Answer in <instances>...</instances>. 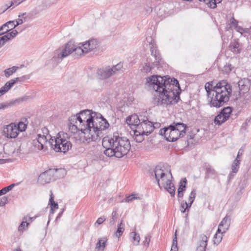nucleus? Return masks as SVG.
Instances as JSON below:
<instances>
[{"label":"nucleus","mask_w":251,"mask_h":251,"mask_svg":"<svg viewBox=\"0 0 251 251\" xmlns=\"http://www.w3.org/2000/svg\"><path fill=\"white\" fill-rule=\"evenodd\" d=\"M109 124L100 113L92 110H82L69 119L68 127L72 133L80 131L92 141H96L103 136V131Z\"/></svg>","instance_id":"nucleus-1"},{"label":"nucleus","mask_w":251,"mask_h":251,"mask_svg":"<svg viewBox=\"0 0 251 251\" xmlns=\"http://www.w3.org/2000/svg\"><path fill=\"white\" fill-rule=\"evenodd\" d=\"M149 86L153 85L155 93L153 95L152 103L157 106L173 105L180 100L181 90L178 81L171 78L168 75L161 76L153 75L147 79Z\"/></svg>","instance_id":"nucleus-2"},{"label":"nucleus","mask_w":251,"mask_h":251,"mask_svg":"<svg viewBox=\"0 0 251 251\" xmlns=\"http://www.w3.org/2000/svg\"><path fill=\"white\" fill-rule=\"evenodd\" d=\"M102 146L105 148L104 154L110 157L121 158L126 155L131 148L129 140L118 133H114L111 138H103Z\"/></svg>","instance_id":"nucleus-3"},{"label":"nucleus","mask_w":251,"mask_h":251,"mask_svg":"<svg viewBox=\"0 0 251 251\" xmlns=\"http://www.w3.org/2000/svg\"><path fill=\"white\" fill-rule=\"evenodd\" d=\"M98 46V42L96 39H92L86 41L84 43H80L77 45L73 40H70L66 44L62 49H58L55 52L52 60L57 62H60L62 60L73 52L76 54V57H78L83 53H88L94 50Z\"/></svg>","instance_id":"nucleus-4"},{"label":"nucleus","mask_w":251,"mask_h":251,"mask_svg":"<svg viewBox=\"0 0 251 251\" xmlns=\"http://www.w3.org/2000/svg\"><path fill=\"white\" fill-rule=\"evenodd\" d=\"M213 90V94L207 97L211 107L218 108L227 103L232 92L230 83L225 80L220 81Z\"/></svg>","instance_id":"nucleus-5"},{"label":"nucleus","mask_w":251,"mask_h":251,"mask_svg":"<svg viewBox=\"0 0 251 251\" xmlns=\"http://www.w3.org/2000/svg\"><path fill=\"white\" fill-rule=\"evenodd\" d=\"M188 128L187 125L183 123L174 122L168 126L160 129L159 134L164 135L167 141L173 142L183 137Z\"/></svg>","instance_id":"nucleus-6"},{"label":"nucleus","mask_w":251,"mask_h":251,"mask_svg":"<svg viewBox=\"0 0 251 251\" xmlns=\"http://www.w3.org/2000/svg\"><path fill=\"white\" fill-rule=\"evenodd\" d=\"M50 147L56 152L66 153L72 148V144L69 141L68 134L63 132H59L53 140L52 137L49 141Z\"/></svg>","instance_id":"nucleus-7"},{"label":"nucleus","mask_w":251,"mask_h":251,"mask_svg":"<svg viewBox=\"0 0 251 251\" xmlns=\"http://www.w3.org/2000/svg\"><path fill=\"white\" fill-rule=\"evenodd\" d=\"M58 169H50L40 175L38 178V182L41 185H45L52 181H55L57 178Z\"/></svg>","instance_id":"nucleus-8"},{"label":"nucleus","mask_w":251,"mask_h":251,"mask_svg":"<svg viewBox=\"0 0 251 251\" xmlns=\"http://www.w3.org/2000/svg\"><path fill=\"white\" fill-rule=\"evenodd\" d=\"M147 39L148 42L149 43L151 54L155 58V61L153 62V64L155 66H158L161 65L162 58L159 52V50H157V47L155 41L151 37L147 38Z\"/></svg>","instance_id":"nucleus-9"},{"label":"nucleus","mask_w":251,"mask_h":251,"mask_svg":"<svg viewBox=\"0 0 251 251\" xmlns=\"http://www.w3.org/2000/svg\"><path fill=\"white\" fill-rule=\"evenodd\" d=\"M232 112V109L230 106L223 108L221 112L214 118V123L220 126L229 118Z\"/></svg>","instance_id":"nucleus-10"},{"label":"nucleus","mask_w":251,"mask_h":251,"mask_svg":"<svg viewBox=\"0 0 251 251\" xmlns=\"http://www.w3.org/2000/svg\"><path fill=\"white\" fill-rule=\"evenodd\" d=\"M137 129L141 131V133L148 136L153 131L154 126L152 123L149 121L147 118H144Z\"/></svg>","instance_id":"nucleus-11"},{"label":"nucleus","mask_w":251,"mask_h":251,"mask_svg":"<svg viewBox=\"0 0 251 251\" xmlns=\"http://www.w3.org/2000/svg\"><path fill=\"white\" fill-rule=\"evenodd\" d=\"M150 174L151 178V179L155 178L156 181L157 182L158 185L161 188L159 183L160 179H161L162 181H164V178L166 176V174L162 169V167L159 165L156 166L155 169L152 172H150Z\"/></svg>","instance_id":"nucleus-12"},{"label":"nucleus","mask_w":251,"mask_h":251,"mask_svg":"<svg viewBox=\"0 0 251 251\" xmlns=\"http://www.w3.org/2000/svg\"><path fill=\"white\" fill-rule=\"evenodd\" d=\"M2 132L3 135L8 138H15L19 134L17 126L13 123L4 127Z\"/></svg>","instance_id":"nucleus-13"},{"label":"nucleus","mask_w":251,"mask_h":251,"mask_svg":"<svg viewBox=\"0 0 251 251\" xmlns=\"http://www.w3.org/2000/svg\"><path fill=\"white\" fill-rule=\"evenodd\" d=\"M48 140V138H47V135L38 134L37 137L33 140V144L35 147L39 150H46L47 148L46 144H49Z\"/></svg>","instance_id":"nucleus-14"},{"label":"nucleus","mask_w":251,"mask_h":251,"mask_svg":"<svg viewBox=\"0 0 251 251\" xmlns=\"http://www.w3.org/2000/svg\"><path fill=\"white\" fill-rule=\"evenodd\" d=\"M113 75V71L109 66L98 69L96 73L97 77L100 80L107 79Z\"/></svg>","instance_id":"nucleus-15"},{"label":"nucleus","mask_w":251,"mask_h":251,"mask_svg":"<svg viewBox=\"0 0 251 251\" xmlns=\"http://www.w3.org/2000/svg\"><path fill=\"white\" fill-rule=\"evenodd\" d=\"M239 87V95L241 96L248 92L250 90V81L248 78H244L239 81L238 83Z\"/></svg>","instance_id":"nucleus-16"},{"label":"nucleus","mask_w":251,"mask_h":251,"mask_svg":"<svg viewBox=\"0 0 251 251\" xmlns=\"http://www.w3.org/2000/svg\"><path fill=\"white\" fill-rule=\"evenodd\" d=\"M229 49L231 51L237 54L241 52L243 49V46L239 42L238 39H234L231 41L229 46Z\"/></svg>","instance_id":"nucleus-17"},{"label":"nucleus","mask_w":251,"mask_h":251,"mask_svg":"<svg viewBox=\"0 0 251 251\" xmlns=\"http://www.w3.org/2000/svg\"><path fill=\"white\" fill-rule=\"evenodd\" d=\"M208 237L204 234L200 235V240L197 243L196 251H205L207 246Z\"/></svg>","instance_id":"nucleus-18"},{"label":"nucleus","mask_w":251,"mask_h":251,"mask_svg":"<svg viewBox=\"0 0 251 251\" xmlns=\"http://www.w3.org/2000/svg\"><path fill=\"white\" fill-rule=\"evenodd\" d=\"M143 119V118H140L137 114H134L130 116L127 117L126 122L128 125L134 126L136 129H137L138 126L141 124Z\"/></svg>","instance_id":"nucleus-19"},{"label":"nucleus","mask_w":251,"mask_h":251,"mask_svg":"<svg viewBox=\"0 0 251 251\" xmlns=\"http://www.w3.org/2000/svg\"><path fill=\"white\" fill-rule=\"evenodd\" d=\"M240 164V160L239 159V154H237L236 158L233 161L231 166V172L228 176V179L229 180L232 179L234 176L233 174H236L239 169Z\"/></svg>","instance_id":"nucleus-20"},{"label":"nucleus","mask_w":251,"mask_h":251,"mask_svg":"<svg viewBox=\"0 0 251 251\" xmlns=\"http://www.w3.org/2000/svg\"><path fill=\"white\" fill-rule=\"evenodd\" d=\"M165 189L171 195V197H174L176 192V188L174 184L170 179H167L166 183L164 184Z\"/></svg>","instance_id":"nucleus-21"},{"label":"nucleus","mask_w":251,"mask_h":251,"mask_svg":"<svg viewBox=\"0 0 251 251\" xmlns=\"http://www.w3.org/2000/svg\"><path fill=\"white\" fill-rule=\"evenodd\" d=\"M203 168L205 170V178L207 179L209 178L210 176H215L216 175L215 170L209 163H205L203 165Z\"/></svg>","instance_id":"nucleus-22"},{"label":"nucleus","mask_w":251,"mask_h":251,"mask_svg":"<svg viewBox=\"0 0 251 251\" xmlns=\"http://www.w3.org/2000/svg\"><path fill=\"white\" fill-rule=\"evenodd\" d=\"M35 217H28L27 219V217H24L23 218V221L21 223L19 226L18 229L19 231H23L25 229L26 227L29 224V222H31L33 219H35Z\"/></svg>","instance_id":"nucleus-23"},{"label":"nucleus","mask_w":251,"mask_h":251,"mask_svg":"<svg viewBox=\"0 0 251 251\" xmlns=\"http://www.w3.org/2000/svg\"><path fill=\"white\" fill-rule=\"evenodd\" d=\"M200 1L203 2L210 8L214 9L217 7V4L222 2V0H199Z\"/></svg>","instance_id":"nucleus-24"},{"label":"nucleus","mask_w":251,"mask_h":251,"mask_svg":"<svg viewBox=\"0 0 251 251\" xmlns=\"http://www.w3.org/2000/svg\"><path fill=\"white\" fill-rule=\"evenodd\" d=\"M235 67L231 63V61H229L228 62L226 63L224 65L222 69V72L224 74L228 75L233 71Z\"/></svg>","instance_id":"nucleus-25"},{"label":"nucleus","mask_w":251,"mask_h":251,"mask_svg":"<svg viewBox=\"0 0 251 251\" xmlns=\"http://www.w3.org/2000/svg\"><path fill=\"white\" fill-rule=\"evenodd\" d=\"M230 219L228 218V217L226 215V217H225L221 223H220L219 225L220 226H223V232L225 233L226 231L228 229L229 225H230Z\"/></svg>","instance_id":"nucleus-26"},{"label":"nucleus","mask_w":251,"mask_h":251,"mask_svg":"<svg viewBox=\"0 0 251 251\" xmlns=\"http://www.w3.org/2000/svg\"><path fill=\"white\" fill-rule=\"evenodd\" d=\"M25 97H23L21 98H19L18 99L14 101H12L9 103L4 102V103H0V109L6 108L12 105H13L16 102H20V101H23L25 100Z\"/></svg>","instance_id":"nucleus-27"},{"label":"nucleus","mask_w":251,"mask_h":251,"mask_svg":"<svg viewBox=\"0 0 251 251\" xmlns=\"http://www.w3.org/2000/svg\"><path fill=\"white\" fill-rule=\"evenodd\" d=\"M49 204L50 205V213L53 214L54 213V210L58 208V204L57 202L54 201L53 194L51 192L50 195Z\"/></svg>","instance_id":"nucleus-28"},{"label":"nucleus","mask_w":251,"mask_h":251,"mask_svg":"<svg viewBox=\"0 0 251 251\" xmlns=\"http://www.w3.org/2000/svg\"><path fill=\"white\" fill-rule=\"evenodd\" d=\"M238 21L235 20L233 16H232L226 23V28L228 30L234 27L235 29L238 25Z\"/></svg>","instance_id":"nucleus-29"},{"label":"nucleus","mask_w":251,"mask_h":251,"mask_svg":"<svg viewBox=\"0 0 251 251\" xmlns=\"http://www.w3.org/2000/svg\"><path fill=\"white\" fill-rule=\"evenodd\" d=\"M140 132L141 131L138 129H135L134 130L135 140L138 143H141L144 140V136L146 135Z\"/></svg>","instance_id":"nucleus-30"},{"label":"nucleus","mask_w":251,"mask_h":251,"mask_svg":"<svg viewBox=\"0 0 251 251\" xmlns=\"http://www.w3.org/2000/svg\"><path fill=\"white\" fill-rule=\"evenodd\" d=\"M130 237L131 238V241L135 246L139 245L140 242V238L135 232H132L130 233Z\"/></svg>","instance_id":"nucleus-31"},{"label":"nucleus","mask_w":251,"mask_h":251,"mask_svg":"<svg viewBox=\"0 0 251 251\" xmlns=\"http://www.w3.org/2000/svg\"><path fill=\"white\" fill-rule=\"evenodd\" d=\"M19 69L18 67L17 66H13L11 68H8L7 69H5L4 71V75L6 77H9L12 75H13L14 73L16 72V71Z\"/></svg>","instance_id":"nucleus-32"},{"label":"nucleus","mask_w":251,"mask_h":251,"mask_svg":"<svg viewBox=\"0 0 251 251\" xmlns=\"http://www.w3.org/2000/svg\"><path fill=\"white\" fill-rule=\"evenodd\" d=\"M15 83L16 82L14 79L7 82L3 86L1 87L4 90V92L6 93Z\"/></svg>","instance_id":"nucleus-33"},{"label":"nucleus","mask_w":251,"mask_h":251,"mask_svg":"<svg viewBox=\"0 0 251 251\" xmlns=\"http://www.w3.org/2000/svg\"><path fill=\"white\" fill-rule=\"evenodd\" d=\"M125 224L123 223V221H121L118 226L117 229L115 232V235L117 237H120L123 234L125 230Z\"/></svg>","instance_id":"nucleus-34"},{"label":"nucleus","mask_w":251,"mask_h":251,"mask_svg":"<svg viewBox=\"0 0 251 251\" xmlns=\"http://www.w3.org/2000/svg\"><path fill=\"white\" fill-rule=\"evenodd\" d=\"M214 86L210 83V82H207L205 85V89L207 93V97L213 94V90H214Z\"/></svg>","instance_id":"nucleus-35"},{"label":"nucleus","mask_w":251,"mask_h":251,"mask_svg":"<svg viewBox=\"0 0 251 251\" xmlns=\"http://www.w3.org/2000/svg\"><path fill=\"white\" fill-rule=\"evenodd\" d=\"M187 181L185 177L182 178L179 182L178 190L184 192L186 190Z\"/></svg>","instance_id":"nucleus-36"},{"label":"nucleus","mask_w":251,"mask_h":251,"mask_svg":"<svg viewBox=\"0 0 251 251\" xmlns=\"http://www.w3.org/2000/svg\"><path fill=\"white\" fill-rule=\"evenodd\" d=\"M15 184L14 183H12L0 190V196L10 191L12 189V188L15 186Z\"/></svg>","instance_id":"nucleus-37"},{"label":"nucleus","mask_w":251,"mask_h":251,"mask_svg":"<svg viewBox=\"0 0 251 251\" xmlns=\"http://www.w3.org/2000/svg\"><path fill=\"white\" fill-rule=\"evenodd\" d=\"M117 212L116 210L113 211L112 213V217L109 220V224L110 225H113L117 219Z\"/></svg>","instance_id":"nucleus-38"},{"label":"nucleus","mask_w":251,"mask_h":251,"mask_svg":"<svg viewBox=\"0 0 251 251\" xmlns=\"http://www.w3.org/2000/svg\"><path fill=\"white\" fill-rule=\"evenodd\" d=\"M175 237L174 238L172 243V248L170 251H178V247L177 245L176 234L175 233Z\"/></svg>","instance_id":"nucleus-39"},{"label":"nucleus","mask_w":251,"mask_h":251,"mask_svg":"<svg viewBox=\"0 0 251 251\" xmlns=\"http://www.w3.org/2000/svg\"><path fill=\"white\" fill-rule=\"evenodd\" d=\"M196 196V191L195 189L192 190L191 191L188 199L189 202L193 203L195 201Z\"/></svg>","instance_id":"nucleus-40"},{"label":"nucleus","mask_w":251,"mask_h":251,"mask_svg":"<svg viewBox=\"0 0 251 251\" xmlns=\"http://www.w3.org/2000/svg\"><path fill=\"white\" fill-rule=\"evenodd\" d=\"M247 184V181H246V180H243L241 179L238 184V188L244 190L245 188L246 187Z\"/></svg>","instance_id":"nucleus-41"},{"label":"nucleus","mask_w":251,"mask_h":251,"mask_svg":"<svg viewBox=\"0 0 251 251\" xmlns=\"http://www.w3.org/2000/svg\"><path fill=\"white\" fill-rule=\"evenodd\" d=\"M27 125L24 124L23 122H20L18 125L17 128L18 129L19 131H24L26 128Z\"/></svg>","instance_id":"nucleus-42"},{"label":"nucleus","mask_w":251,"mask_h":251,"mask_svg":"<svg viewBox=\"0 0 251 251\" xmlns=\"http://www.w3.org/2000/svg\"><path fill=\"white\" fill-rule=\"evenodd\" d=\"M14 23H15L14 21H10L6 22L4 24H3L2 25L4 27V28L5 27H7V29H8L10 31V30L13 29H11V28L13 27L14 25H15Z\"/></svg>","instance_id":"nucleus-43"},{"label":"nucleus","mask_w":251,"mask_h":251,"mask_svg":"<svg viewBox=\"0 0 251 251\" xmlns=\"http://www.w3.org/2000/svg\"><path fill=\"white\" fill-rule=\"evenodd\" d=\"M222 239V236H218L217 234H215L213 238V243L214 244L218 245L221 242Z\"/></svg>","instance_id":"nucleus-44"},{"label":"nucleus","mask_w":251,"mask_h":251,"mask_svg":"<svg viewBox=\"0 0 251 251\" xmlns=\"http://www.w3.org/2000/svg\"><path fill=\"white\" fill-rule=\"evenodd\" d=\"M18 32L17 30L14 29L9 33L6 34L8 37L9 38V40H11L16 37L18 34Z\"/></svg>","instance_id":"nucleus-45"},{"label":"nucleus","mask_w":251,"mask_h":251,"mask_svg":"<svg viewBox=\"0 0 251 251\" xmlns=\"http://www.w3.org/2000/svg\"><path fill=\"white\" fill-rule=\"evenodd\" d=\"M123 67V64L121 63H119L117 65L111 67L113 71V74H115L116 71L120 70Z\"/></svg>","instance_id":"nucleus-46"},{"label":"nucleus","mask_w":251,"mask_h":251,"mask_svg":"<svg viewBox=\"0 0 251 251\" xmlns=\"http://www.w3.org/2000/svg\"><path fill=\"white\" fill-rule=\"evenodd\" d=\"M137 198L135 196L134 194H131L127 197H126L124 201L126 202H129L133 201V200L137 199Z\"/></svg>","instance_id":"nucleus-47"},{"label":"nucleus","mask_w":251,"mask_h":251,"mask_svg":"<svg viewBox=\"0 0 251 251\" xmlns=\"http://www.w3.org/2000/svg\"><path fill=\"white\" fill-rule=\"evenodd\" d=\"M28 79V77L26 75H23L21 77H18L15 78L14 79L16 83L18 82H24L25 79Z\"/></svg>","instance_id":"nucleus-48"},{"label":"nucleus","mask_w":251,"mask_h":251,"mask_svg":"<svg viewBox=\"0 0 251 251\" xmlns=\"http://www.w3.org/2000/svg\"><path fill=\"white\" fill-rule=\"evenodd\" d=\"M8 201L7 197L6 196L2 197L0 199V206H4Z\"/></svg>","instance_id":"nucleus-49"},{"label":"nucleus","mask_w":251,"mask_h":251,"mask_svg":"<svg viewBox=\"0 0 251 251\" xmlns=\"http://www.w3.org/2000/svg\"><path fill=\"white\" fill-rule=\"evenodd\" d=\"M243 190L239 189L238 188L236 189V197L237 199H240L242 195L243 194Z\"/></svg>","instance_id":"nucleus-50"},{"label":"nucleus","mask_w":251,"mask_h":251,"mask_svg":"<svg viewBox=\"0 0 251 251\" xmlns=\"http://www.w3.org/2000/svg\"><path fill=\"white\" fill-rule=\"evenodd\" d=\"M184 203L185 204V208L184 209H182L181 212L184 213L186 212V210L187 209L188 211H189V209L191 207V205L193 203H191L190 202L187 203L186 201H184Z\"/></svg>","instance_id":"nucleus-51"},{"label":"nucleus","mask_w":251,"mask_h":251,"mask_svg":"<svg viewBox=\"0 0 251 251\" xmlns=\"http://www.w3.org/2000/svg\"><path fill=\"white\" fill-rule=\"evenodd\" d=\"M250 177L251 174L248 172V171H247L244 174L243 176L241 179L248 182Z\"/></svg>","instance_id":"nucleus-52"},{"label":"nucleus","mask_w":251,"mask_h":251,"mask_svg":"<svg viewBox=\"0 0 251 251\" xmlns=\"http://www.w3.org/2000/svg\"><path fill=\"white\" fill-rule=\"evenodd\" d=\"M23 1H24L22 0H13L11 1L10 5L9 6H7V8L5 9V10L7 9L9 7H10L11 6H12L14 4H16L17 5H19V4H20L21 2H22Z\"/></svg>","instance_id":"nucleus-53"},{"label":"nucleus","mask_w":251,"mask_h":251,"mask_svg":"<svg viewBox=\"0 0 251 251\" xmlns=\"http://www.w3.org/2000/svg\"><path fill=\"white\" fill-rule=\"evenodd\" d=\"M42 132L43 134L47 135V138H50L49 141L50 140V137H51L50 135H49V131L48 129L46 127H44L42 128Z\"/></svg>","instance_id":"nucleus-54"},{"label":"nucleus","mask_w":251,"mask_h":251,"mask_svg":"<svg viewBox=\"0 0 251 251\" xmlns=\"http://www.w3.org/2000/svg\"><path fill=\"white\" fill-rule=\"evenodd\" d=\"M16 24L14 25L13 27L11 28V29H14L17 26L22 24L23 23V21L22 19L19 18L16 21Z\"/></svg>","instance_id":"nucleus-55"},{"label":"nucleus","mask_w":251,"mask_h":251,"mask_svg":"<svg viewBox=\"0 0 251 251\" xmlns=\"http://www.w3.org/2000/svg\"><path fill=\"white\" fill-rule=\"evenodd\" d=\"M0 38L1 39L3 44L4 45L5 44V43L7 41L10 40L9 38L7 37L6 34L1 36V37H0Z\"/></svg>","instance_id":"nucleus-56"},{"label":"nucleus","mask_w":251,"mask_h":251,"mask_svg":"<svg viewBox=\"0 0 251 251\" xmlns=\"http://www.w3.org/2000/svg\"><path fill=\"white\" fill-rule=\"evenodd\" d=\"M106 220V218L104 217V216H101L98 219V220L96 221V223H97L98 225L101 224L105 220Z\"/></svg>","instance_id":"nucleus-57"},{"label":"nucleus","mask_w":251,"mask_h":251,"mask_svg":"<svg viewBox=\"0 0 251 251\" xmlns=\"http://www.w3.org/2000/svg\"><path fill=\"white\" fill-rule=\"evenodd\" d=\"M235 29L238 32L240 33L241 35H243V30L244 28H243L242 26H238V25L236 27Z\"/></svg>","instance_id":"nucleus-58"},{"label":"nucleus","mask_w":251,"mask_h":251,"mask_svg":"<svg viewBox=\"0 0 251 251\" xmlns=\"http://www.w3.org/2000/svg\"><path fill=\"white\" fill-rule=\"evenodd\" d=\"M150 241V236H146L145 238V240L144 241V245H146V244L147 243V246L148 247L149 245Z\"/></svg>","instance_id":"nucleus-59"},{"label":"nucleus","mask_w":251,"mask_h":251,"mask_svg":"<svg viewBox=\"0 0 251 251\" xmlns=\"http://www.w3.org/2000/svg\"><path fill=\"white\" fill-rule=\"evenodd\" d=\"M102 239H103V240L101 242V243H102L101 244V249H102V251H103L104 248L106 246L107 240H106V238L105 237H103Z\"/></svg>","instance_id":"nucleus-60"},{"label":"nucleus","mask_w":251,"mask_h":251,"mask_svg":"<svg viewBox=\"0 0 251 251\" xmlns=\"http://www.w3.org/2000/svg\"><path fill=\"white\" fill-rule=\"evenodd\" d=\"M103 239L100 238L99 239L98 242L96 244V248L98 249H101V242L102 241Z\"/></svg>","instance_id":"nucleus-61"},{"label":"nucleus","mask_w":251,"mask_h":251,"mask_svg":"<svg viewBox=\"0 0 251 251\" xmlns=\"http://www.w3.org/2000/svg\"><path fill=\"white\" fill-rule=\"evenodd\" d=\"M151 68L150 67V64H146L144 67V70L146 72H149L151 70Z\"/></svg>","instance_id":"nucleus-62"},{"label":"nucleus","mask_w":251,"mask_h":251,"mask_svg":"<svg viewBox=\"0 0 251 251\" xmlns=\"http://www.w3.org/2000/svg\"><path fill=\"white\" fill-rule=\"evenodd\" d=\"M3 28H4V27L3 26V25H1V26H0V36L3 35L5 33L7 32L8 31H9V30L8 29H7L5 31L2 32L1 31L3 29Z\"/></svg>","instance_id":"nucleus-63"},{"label":"nucleus","mask_w":251,"mask_h":251,"mask_svg":"<svg viewBox=\"0 0 251 251\" xmlns=\"http://www.w3.org/2000/svg\"><path fill=\"white\" fill-rule=\"evenodd\" d=\"M183 191L182 190H177V197L179 198H181L183 197Z\"/></svg>","instance_id":"nucleus-64"}]
</instances>
